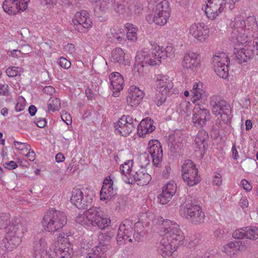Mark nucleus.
Instances as JSON below:
<instances>
[{"mask_svg": "<svg viewBox=\"0 0 258 258\" xmlns=\"http://www.w3.org/2000/svg\"><path fill=\"white\" fill-rule=\"evenodd\" d=\"M125 52L120 47H116L112 50L110 57V60L117 63L120 66L128 65L129 62L125 58Z\"/></svg>", "mask_w": 258, "mask_h": 258, "instance_id": "obj_31", "label": "nucleus"}, {"mask_svg": "<svg viewBox=\"0 0 258 258\" xmlns=\"http://www.w3.org/2000/svg\"><path fill=\"white\" fill-rule=\"evenodd\" d=\"M177 189V185L175 181L170 180L165 184L162 188V192L158 198V202L165 205L168 203L175 195Z\"/></svg>", "mask_w": 258, "mask_h": 258, "instance_id": "obj_24", "label": "nucleus"}, {"mask_svg": "<svg viewBox=\"0 0 258 258\" xmlns=\"http://www.w3.org/2000/svg\"><path fill=\"white\" fill-rule=\"evenodd\" d=\"M129 94L126 98L127 105L132 107H136L142 101L144 92L136 86H131L129 88Z\"/></svg>", "mask_w": 258, "mask_h": 258, "instance_id": "obj_25", "label": "nucleus"}, {"mask_svg": "<svg viewBox=\"0 0 258 258\" xmlns=\"http://www.w3.org/2000/svg\"><path fill=\"white\" fill-rule=\"evenodd\" d=\"M74 24H79L85 28L89 29L92 26V22L89 13L86 11H81L76 13L73 19Z\"/></svg>", "mask_w": 258, "mask_h": 258, "instance_id": "obj_29", "label": "nucleus"}, {"mask_svg": "<svg viewBox=\"0 0 258 258\" xmlns=\"http://www.w3.org/2000/svg\"><path fill=\"white\" fill-rule=\"evenodd\" d=\"M113 3V0H101V2L96 4L94 7V15L97 17H102L108 12Z\"/></svg>", "mask_w": 258, "mask_h": 258, "instance_id": "obj_33", "label": "nucleus"}, {"mask_svg": "<svg viewBox=\"0 0 258 258\" xmlns=\"http://www.w3.org/2000/svg\"><path fill=\"white\" fill-rule=\"evenodd\" d=\"M30 161H33L35 159V154L34 151L30 148V150L24 154Z\"/></svg>", "mask_w": 258, "mask_h": 258, "instance_id": "obj_63", "label": "nucleus"}, {"mask_svg": "<svg viewBox=\"0 0 258 258\" xmlns=\"http://www.w3.org/2000/svg\"><path fill=\"white\" fill-rule=\"evenodd\" d=\"M131 176L130 179L126 180V183L132 184L137 181L138 185L143 186L148 184L152 179L151 176L144 169L139 170Z\"/></svg>", "mask_w": 258, "mask_h": 258, "instance_id": "obj_28", "label": "nucleus"}, {"mask_svg": "<svg viewBox=\"0 0 258 258\" xmlns=\"http://www.w3.org/2000/svg\"><path fill=\"white\" fill-rule=\"evenodd\" d=\"M76 221L89 230H92L94 227L104 229L111 224L110 218L96 207L79 213L76 217Z\"/></svg>", "mask_w": 258, "mask_h": 258, "instance_id": "obj_4", "label": "nucleus"}, {"mask_svg": "<svg viewBox=\"0 0 258 258\" xmlns=\"http://www.w3.org/2000/svg\"><path fill=\"white\" fill-rule=\"evenodd\" d=\"M129 9L132 10V14H139L143 10L142 5L140 3L133 1L132 4L129 5Z\"/></svg>", "mask_w": 258, "mask_h": 258, "instance_id": "obj_52", "label": "nucleus"}, {"mask_svg": "<svg viewBox=\"0 0 258 258\" xmlns=\"http://www.w3.org/2000/svg\"><path fill=\"white\" fill-rule=\"evenodd\" d=\"M109 80L111 89L113 91V95L117 97L118 93L122 90L124 84V79L122 76L118 72H113L110 74Z\"/></svg>", "mask_w": 258, "mask_h": 258, "instance_id": "obj_27", "label": "nucleus"}, {"mask_svg": "<svg viewBox=\"0 0 258 258\" xmlns=\"http://www.w3.org/2000/svg\"><path fill=\"white\" fill-rule=\"evenodd\" d=\"M27 224L20 219L12 222L6 236L1 243V248L4 251L11 252L16 249L22 242V236L27 232Z\"/></svg>", "mask_w": 258, "mask_h": 258, "instance_id": "obj_5", "label": "nucleus"}, {"mask_svg": "<svg viewBox=\"0 0 258 258\" xmlns=\"http://www.w3.org/2000/svg\"><path fill=\"white\" fill-rule=\"evenodd\" d=\"M181 66L183 69L193 73L198 72L201 68L199 54L192 51L185 53L181 61Z\"/></svg>", "mask_w": 258, "mask_h": 258, "instance_id": "obj_19", "label": "nucleus"}, {"mask_svg": "<svg viewBox=\"0 0 258 258\" xmlns=\"http://www.w3.org/2000/svg\"><path fill=\"white\" fill-rule=\"evenodd\" d=\"M26 106V100L22 96H19L17 99V103L15 106V110L17 112L23 110Z\"/></svg>", "mask_w": 258, "mask_h": 258, "instance_id": "obj_51", "label": "nucleus"}, {"mask_svg": "<svg viewBox=\"0 0 258 258\" xmlns=\"http://www.w3.org/2000/svg\"><path fill=\"white\" fill-rule=\"evenodd\" d=\"M107 37L111 41H115L119 43L125 41V32L123 28L117 26L112 27L110 32L107 34Z\"/></svg>", "mask_w": 258, "mask_h": 258, "instance_id": "obj_34", "label": "nucleus"}, {"mask_svg": "<svg viewBox=\"0 0 258 258\" xmlns=\"http://www.w3.org/2000/svg\"><path fill=\"white\" fill-rule=\"evenodd\" d=\"M226 4V0H208L202 10L209 19L214 20L224 11Z\"/></svg>", "mask_w": 258, "mask_h": 258, "instance_id": "obj_14", "label": "nucleus"}, {"mask_svg": "<svg viewBox=\"0 0 258 258\" xmlns=\"http://www.w3.org/2000/svg\"><path fill=\"white\" fill-rule=\"evenodd\" d=\"M156 91L158 92L154 98V101L158 106H160L166 100L167 96L176 93L174 88L173 78L168 75L158 74L154 78Z\"/></svg>", "mask_w": 258, "mask_h": 258, "instance_id": "obj_6", "label": "nucleus"}, {"mask_svg": "<svg viewBox=\"0 0 258 258\" xmlns=\"http://www.w3.org/2000/svg\"><path fill=\"white\" fill-rule=\"evenodd\" d=\"M41 223L46 231L54 233L67 224V217L64 213L51 208L45 213Z\"/></svg>", "mask_w": 258, "mask_h": 258, "instance_id": "obj_9", "label": "nucleus"}, {"mask_svg": "<svg viewBox=\"0 0 258 258\" xmlns=\"http://www.w3.org/2000/svg\"><path fill=\"white\" fill-rule=\"evenodd\" d=\"M240 185L247 192H250L252 189V184L245 179H243L241 180Z\"/></svg>", "mask_w": 258, "mask_h": 258, "instance_id": "obj_56", "label": "nucleus"}, {"mask_svg": "<svg viewBox=\"0 0 258 258\" xmlns=\"http://www.w3.org/2000/svg\"><path fill=\"white\" fill-rule=\"evenodd\" d=\"M213 184L214 185L220 186L222 184V175L219 173H215L213 179Z\"/></svg>", "mask_w": 258, "mask_h": 258, "instance_id": "obj_55", "label": "nucleus"}, {"mask_svg": "<svg viewBox=\"0 0 258 258\" xmlns=\"http://www.w3.org/2000/svg\"><path fill=\"white\" fill-rule=\"evenodd\" d=\"M8 54L14 57H19L22 56V54L26 56L28 54V52L24 53L22 50L18 49H13L12 50H9L8 51Z\"/></svg>", "mask_w": 258, "mask_h": 258, "instance_id": "obj_53", "label": "nucleus"}, {"mask_svg": "<svg viewBox=\"0 0 258 258\" xmlns=\"http://www.w3.org/2000/svg\"><path fill=\"white\" fill-rule=\"evenodd\" d=\"M216 97L211 98L210 105L212 106V112L218 117L217 122L221 130H225L227 127H230L232 118V109L229 103L224 100H220L216 102Z\"/></svg>", "mask_w": 258, "mask_h": 258, "instance_id": "obj_7", "label": "nucleus"}, {"mask_svg": "<svg viewBox=\"0 0 258 258\" xmlns=\"http://www.w3.org/2000/svg\"><path fill=\"white\" fill-rule=\"evenodd\" d=\"M232 29L231 36L236 44H244L251 42V38L258 32V23L255 17L249 16L245 20L241 17H235L230 24Z\"/></svg>", "mask_w": 258, "mask_h": 258, "instance_id": "obj_3", "label": "nucleus"}, {"mask_svg": "<svg viewBox=\"0 0 258 258\" xmlns=\"http://www.w3.org/2000/svg\"><path fill=\"white\" fill-rule=\"evenodd\" d=\"M42 6L47 8L53 7L57 2V0H38Z\"/></svg>", "mask_w": 258, "mask_h": 258, "instance_id": "obj_58", "label": "nucleus"}, {"mask_svg": "<svg viewBox=\"0 0 258 258\" xmlns=\"http://www.w3.org/2000/svg\"><path fill=\"white\" fill-rule=\"evenodd\" d=\"M231 39L234 47V52L237 59L241 62H246L253 57L255 50L251 48L249 44L250 42L236 44L232 36H231Z\"/></svg>", "mask_w": 258, "mask_h": 258, "instance_id": "obj_17", "label": "nucleus"}, {"mask_svg": "<svg viewBox=\"0 0 258 258\" xmlns=\"http://www.w3.org/2000/svg\"><path fill=\"white\" fill-rule=\"evenodd\" d=\"M229 61V58L226 53L223 52H217L212 58L213 66H222L226 64L228 66Z\"/></svg>", "mask_w": 258, "mask_h": 258, "instance_id": "obj_39", "label": "nucleus"}, {"mask_svg": "<svg viewBox=\"0 0 258 258\" xmlns=\"http://www.w3.org/2000/svg\"><path fill=\"white\" fill-rule=\"evenodd\" d=\"M34 122L39 127H44L46 125V121L43 118H37Z\"/></svg>", "mask_w": 258, "mask_h": 258, "instance_id": "obj_64", "label": "nucleus"}, {"mask_svg": "<svg viewBox=\"0 0 258 258\" xmlns=\"http://www.w3.org/2000/svg\"><path fill=\"white\" fill-rule=\"evenodd\" d=\"M106 246L102 244L92 248L87 253L86 258H106Z\"/></svg>", "mask_w": 258, "mask_h": 258, "instance_id": "obj_37", "label": "nucleus"}, {"mask_svg": "<svg viewBox=\"0 0 258 258\" xmlns=\"http://www.w3.org/2000/svg\"><path fill=\"white\" fill-rule=\"evenodd\" d=\"M133 165V160H128L120 166L119 170L122 174V178L125 183H126V180L130 179L131 175H133L134 173L132 170Z\"/></svg>", "mask_w": 258, "mask_h": 258, "instance_id": "obj_36", "label": "nucleus"}, {"mask_svg": "<svg viewBox=\"0 0 258 258\" xmlns=\"http://www.w3.org/2000/svg\"><path fill=\"white\" fill-rule=\"evenodd\" d=\"M189 34L198 42L203 43L209 36V31L204 23L192 24L189 28Z\"/></svg>", "mask_w": 258, "mask_h": 258, "instance_id": "obj_21", "label": "nucleus"}, {"mask_svg": "<svg viewBox=\"0 0 258 258\" xmlns=\"http://www.w3.org/2000/svg\"><path fill=\"white\" fill-rule=\"evenodd\" d=\"M239 204L242 209H245L248 207L249 203L247 198L245 196L241 197L240 200Z\"/></svg>", "mask_w": 258, "mask_h": 258, "instance_id": "obj_62", "label": "nucleus"}, {"mask_svg": "<svg viewBox=\"0 0 258 258\" xmlns=\"http://www.w3.org/2000/svg\"><path fill=\"white\" fill-rule=\"evenodd\" d=\"M30 0H5L4 11L10 15H15L24 11L28 8Z\"/></svg>", "mask_w": 258, "mask_h": 258, "instance_id": "obj_18", "label": "nucleus"}, {"mask_svg": "<svg viewBox=\"0 0 258 258\" xmlns=\"http://www.w3.org/2000/svg\"><path fill=\"white\" fill-rule=\"evenodd\" d=\"M203 88V84L201 82H195L192 85L191 101L196 105H199L198 101L202 98L204 93Z\"/></svg>", "mask_w": 258, "mask_h": 258, "instance_id": "obj_35", "label": "nucleus"}, {"mask_svg": "<svg viewBox=\"0 0 258 258\" xmlns=\"http://www.w3.org/2000/svg\"><path fill=\"white\" fill-rule=\"evenodd\" d=\"M181 214L192 223L197 224L204 222L205 215L199 205L187 202L181 206Z\"/></svg>", "mask_w": 258, "mask_h": 258, "instance_id": "obj_11", "label": "nucleus"}, {"mask_svg": "<svg viewBox=\"0 0 258 258\" xmlns=\"http://www.w3.org/2000/svg\"><path fill=\"white\" fill-rule=\"evenodd\" d=\"M11 216L9 213H3L0 214V229L7 227L10 223Z\"/></svg>", "mask_w": 258, "mask_h": 258, "instance_id": "obj_49", "label": "nucleus"}, {"mask_svg": "<svg viewBox=\"0 0 258 258\" xmlns=\"http://www.w3.org/2000/svg\"><path fill=\"white\" fill-rule=\"evenodd\" d=\"M60 102L58 98L50 97L47 102L48 109L49 111H54L59 109Z\"/></svg>", "mask_w": 258, "mask_h": 258, "instance_id": "obj_45", "label": "nucleus"}, {"mask_svg": "<svg viewBox=\"0 0 258 258\" xmlns=\"http://www.w3.org/2000/svg\"><path fill=\"white\" fill-rule=\"evenodd\" d=\"M226 233V229L224 226H219L214 232V236L216 237H222Z\"/></svg>", "mask_w": 258, "mask_h": 258, "instance_id": "obj_54", "label": "nucleus"}, {"mask_svg": "<svg viewBox=\"0 0 258 258\" xmlns=\"http://www.w3.org/2000/svg\"><path fill=\"white\" fill-rule=\"evenodd\" d=\"M252 48H255V51L256 54L258 55V32L257 35L255 34L254 37L251 38V42L249 43Z\"/></svg>", "mask_w": 258, "mask_h": 258, "instance_id": "obj_59", "label": "nucleus"}, {"mask_svg": "<svg viewBox=\"0 0 258 258\" xmlns=\"http://www.w3.org/2000/svg\"><path fill=\"white\" fill-rule=\"evenodd\" d=\"M71 235V232L60 233L54 243L53 251L50 248L48 249L44 239H40L34 246L33 258H71L73 248L68 239Z\"/></svg>", "mask_w": 258, "mask_h": 258, "instance_id": "obj_1", "label": "nucleus"}, {"mask_svg": "<svg viewBox=\"0 0 258 258\" xmlns=\"http://www.w3.org/2000/svg\"><path fill=\"white\" fill-rule=\"evenodd\" d=\"M61 118L68 125L71 124L72 122L71 115L66 112H63L62 113Z\"/></svg>", "mask_w": 258, "mask_h": 258, "instance_id": "obj_60", "label": "nucleus"}, {"mask_svg": "<svg viewBox=\"0 0 258 258\" xmlns=\"http://www.w3.org/2000/svg\"><path fill=\"white\" fill-rule=\"evenodd\" d=\"M136 119L130 115H122L114 123L115 134L126 137L129 135L135 129Z\"/></svg>", "mask_w": 258, "mask_h": 258, "instance_id": "obj_15", "label": "nucleus"}, {"mask_svg": "<svg viewBox=\"0 0 258 258\" xmlns=\"http://www.w3.org/2000/svg\"><path fill=\"white\" fill-rule=\"evenodd\" d=\"M155 129L153 120L147 117L143 119L138 125V134L140 137H144L146 134L152 133Z\"/></svg>", "mask_w": 258, "mask_h": 258, "instance_id": "obj_32", "label": "nucleus"}, {"mask_svg": "<svg viewBox=\"0 0 258 258\" xmlns=\"http://www.w3.org/2000/svg\"><path fill=\"white\" fill-rule=\"evenodd\" d=\"M246 239L256 240L258 239V228L254 226L246 227Z\"/></svg>", "mask_w": 258, "mask_h": 258, "instance_id": "obj_43", "label": "nucleus"}, {"mask_svg": "<svg viewBox=\"0 0 258 258\" xmlns=\"http://www.w3.org/2000/svg\"><path fill=\"white\" fill-rule=\"evenodd\" d=\"M58 63L61 68L64 69H68L71 66V62L63 57H60Z\"/></svg>", "mask_w": 258, "mask_h": 258, "instance_id": "obj_57", "label": "nucleus"}, {"mask_svg": "<svg viewBox=\"0 0 258 258\" xmlns=\"http://www.w3.org/2000/svg\"><path fill=\"white\" fill-rule=\"evenodd\" d=\"M155 220V215L151 212H146L142 214L140 219L136 222L134 226V233L133 237L137 241H140L143 238L144 224L147 226L150 224V222L154 223Z\"/></svg>", "mask_w": 258, "mask_h": 258, "instance_id": "obj_16", "label": "nucleus"}, {"mask_svg": "<svg viewBox=\"0 0 258 258\" xmlns=\"http://www.w3.org/2000/svg\"><path fill=\"white\" fill-rule=\"evenodd\" d=\"M114 11L120 15H122L123 18H126L132 15V10L129 9V5L125 8L124 5H117L114 7Z\"/></svg>", "mask_w": 258, "mask_h": 258, "instance_id": "obj_42", "label": "nucleus"}, {"mask_svg": "<svg viewBox=\"0 0 258 258\" xmlns=\"http://www.w3.org/2000/svg\"><path fill=\"white\" fill-rule=\"evenodd\" d=\"M208 138V135L207 132L204 130H200L197 134L195 139V144L197 148L200 150H204L205 148L206 140Z\"/></svg>", "mask_w": 258, "mask_h": 258, "instance_id": "obj_38", "label": "nucleus"}, {"mask_svg": "<svg viewBox=\"0 0 258 258\" xmlns=\"http://www.w3.org/2000/svg\"><path fill=\"white\" fill-rule=\"evenodd\" d=\"M5 168L9 169L12 170L16 169L18 167L17 163L14 161H11L8 162H6L4 164Z\"/></svg>", "mask_w": 258, "mask_h": 258, "instance_id": "obj_61", "label": "nucleus"}, {"mask_svg": "<svg viewBox=\"0 0 258 258\" xmlns=\"http://www.w3.org/2000/svg\"><path fill=\"white\" fill-rule=\"evenodd\" d=\"M244 242L242 241H230L223 245L222 251L227 255L235 254L238 251H242L245 249Z\"/></svg>", "mask_w": 258, "mask_h": 258, "instance_id": "obj_30", "label": "nucleus"}, {"mask_svg": "<svg viewBox=\"0 0 258 258\" xmlns=\"http://www.w3.org/2000/svg\"><path fill=\"white\" fill-rule=\"evenodd\" d=\"M214 71L218 76L222 78H226L228 75V68L226 64L223 66H213Z\"/></svg>", "mask_w": 258, "mask_h": 258, "instance_id": "obj_44", "label": "nucleus"}, {"mask_svg": "<svg viewBox=\"0 0 258 258\" xmlns=\"http://www.w3.org/2000/svg\"><path fill=\"white\" fill-rule=\"evenodd\" d=\"M160 230L163 237L159 247L160 253L165 258L172 256L184 238L183 233L176 223L167 219L162 221Z\"/></svg>", "mask_w": 258, "mask_h": 258, "instance_id": "obj_2", "label": "nucleus"}, {"mask_svg": "<svg viewBox=\"0 0 258 258\" xmlns=\"http://www.w3.org/2000/svg\"><path fill=\"white\" fill-rule=\"evenodd\" d=\"M190 103L188 101H183L179 106L178 111L181 114H185V116H188L190 114Z\"/></svg>", "mask_w": 258, "mask_h": 258, "instance_id": "obj_47", "label": "nucleus"}, {"mask_svg": "<svg viewBox=\"0 0 258 258\" xmlns=\"http://www.w3.org/2000/svg\"><path fill=\"white\" fill-rule=\"evenodd\" d=\"M126 31V38L128 40L136 42L137 40L138 28L131 23H126L124 26Z\"/></svg>", "mask_w": 258, "mask_h": 258, "instance_id": "obj_40", "label": "nucleus"}, {"mask_svg": "<svg viewBox=\"0 0 258 258\" xmlns=\"http://www.w3.org/2000/svg\"><path fill=\"white\" fill-rule=\"evenodd\" d=\"M170 11L169 3L163 0L156 5L154 14L148 15L146 19L149 24L155 23L163 26L167 23L170 17Z\"/></svg>", "mask_w": 258, "mask_h": 258, "instance_id": "obj_10", "label": "nucleus"}, {"mask_svg": "<svg viewBox=\"0 0 258 258\" xmlns=\"http://www.w3.org/2000/svg\"><path fill=\"white\" fill-rule=\"evenodd\" d=\"M92 191L87 188H75L72 191L71 203L78 209H86L92 203Z\"/></svg>", "mask_w": 258, "mask_h": 258, "instance_id": "obj_12", "label": "nucleus"}, {"mask_svg": "<svg viewBox=\"0 0 258 258\" xmlns=\"http://www.w3.org/2000/svg\"><path fill=\"white\" fill-rule=\"evenodd\" d=\"M160 53V46L157 44L152 45L150 49L145 48L138 52L135 58V70L140 74L143 72L144 63L150 66L160 64L162 59Z\"/></svg>", "mask_w": 258, "mask_h": 258, "instance_id": "obj_8", "label": "nucleus"}, {"mask_svg": "<svg viewBox=\"0 0 258 258\" xmlns=\"http://www.w3.org/2000/svg\"><path fill=\"white\" fill-rule=\"evenodd\" d=\"M133 223L130 220H124L119 226L116 240L118 244L121 245L129 241L132 242L131 235L133 231Z\"/></svg>", "mask_w": 258, "mask_h": 258, "instance_id": "obj_20", "label": "nucleus"}, {"mask_svg": "<svg viewBox=\"0 0 258 258\" xmlns=\"http://www.w3.org/2000/svg\"><path fill=\"white\" fill-rule=\"evenodd\" d=\"M175 49L172 44L168 45L165 49L160 46V54L162 59L166 57H173L174 56Z\"/></svg>", "mask_w": 258, "mask_h": 258, "instance_id": "obj_41", "label": "nucleus"}, {"mask_svg": "<svg viewBox=\"0 0 258 258\" xmlns=\"http://www.w3.org/2000/svg\"><path fill=\"white\" fill-rule=\"evenodd\" d=\"M22 73V68L18 67H11L7 68L6 70V73L9 77H15L20 76Z\"/></svg>", "mask_w": 258, "mask_h": 258, "instance_id": "obj_46", "label": "nucleus"}, {"mask_svg": "<svg viewBox=\"0 0 258 258\" xmlns=\"http://www.w3.org/2000/svg\"><path fill=\"white\" fill-rule=\"evenodd\" d=\"M115 195V190L113 188V181L110 176L106 177L103 182L100 192V200L101 201H109Z\"/></svg>", "mask_w": 258, "mask_h": 258, "instance_id": "obj_26", "label": "nucleus"}, {"mask_svg": "<svg viewBox=\"0 0 258 258\" xmlns=\"http://www.w3.org/2000/svg\"><path fill=\"white\" fill-rule=\"evenodd\" d=\"M198 106L193 109L192 121L196 126L203 127L210 120V113L206 108Z\"/></svg>", "mask_w": 258, "mask_h": 258, "instance_id": "obj_23", "label": "nucleus"}, {"mask_svg": "<svg viewBox=\"0 0 258 258\" xmlns=\"http://www.w3.org/2000/svg\"><path fill=\"white\" fill-rule=\"evenodd\" d=\"M232 237L237 239L246 238V227L236 229L232 233Z\"/></svg>", "mask_w": 258, "mask_h": 258, "instance_id": "obj_50", "label": "nucleus"}, {"mask_svg": "<svg viewBox=\"0 0 258 258\" xmlns=\"http://www.w3.org/2000/svg\"><path fill=\"white\" fill-rule=\"evenodd\" d=\"M147 150L152 157L154 165L158 166L163 157V150L160 142L155 139L151 140L148 144Z\"/></svg>", "mask_w": 258, "mask_h": 258, "instance_id": "obj_22", "label": "nucleus"}, {"mask_svg": "<svg viewBox=\"0 0 258 258\" xmlns=\"http://www.w3.org/2000/svg\"><path fill=\"white\" fill-rule=\"evenodd\" d=\"M182 177L189 186L197 185L200 181L198 170L196 164L191 160H185L181 167Z\"/></svg>", "mask_w": 258, "mask_h": 258, "instance_id": "obj_13", "label": "nucleus"}, {"mask_svg": "<svg viewBox=\"0 0 258 258\" xmlns=\"http://www.w3.org/2000/svg\"><path fill=\"white\" fill-rule=\"evenodd\" d=\"M14 146L15 148L19 150L21 153L25 154L30 150V146L26 143H22L18 141L14 142Z\"/></svg>", "mask_w": 258, "mask_h": 258, "instance_id": "obj_48", "label": "nucleus"}]
</instances>
